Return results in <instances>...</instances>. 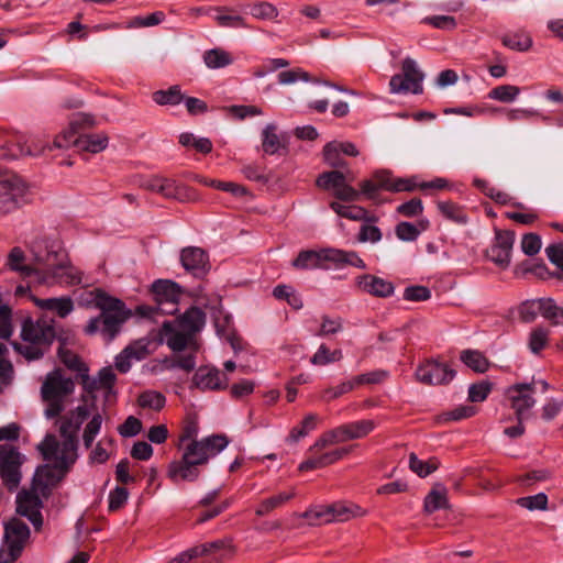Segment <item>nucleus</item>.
<instances>
[{
	"label": "nucleus",
	"mask_w": 563,
	"mask_h": 563,
	"mask_svg": "<svg viewBox=\"0 0 563 563\" xmlns=\"http://www.w3.org/2000/svg\"><path fill=\"white\" fill-rule=\"evenodd\" d=\"M33 261L24 264L25 255L21 247H13L7 258V266L24 277L37 276L46 285L76 286L82 283L84 273L75 267L62 243L56 240L41 239L31 245Z\"/></svg>",
	"instance_id": "1"
},
{
	"label": "nucleus",
	"mask_w": 563,
	"mask_h": 563,
	"mask_svg": "<svg viewBox=\"0 0 563 563\" xmlns=\"http://www.w3.org/2000/svg\"><path fill=\"white\" fill-rule=\"evenodd\" d=\"M376 428V422L372 419H363L340 424L333 429L324 431L316 442L309 448V457L299 464L300 472L323 468L329 466L351 453L352 446L338 448L332 451L322 452L323 449L344 443L352 440H358L367 437Z\"/></svg>",
	"instance_id": "2"
},
{
	"label": "nucleus",
	"mask_w": 563,
	"mask_h": 563,
	"mask_svg": "<svg viewBox=\"0 0 563 563\" xmlns=\"http://www.w3.org/2000/svg\"><path fill=\"white\" fill-rule=\"evenodd\" d=\"M89 296L91 297L90 302L101 313L88 321L85 327V333L93 335L100 331L107 339H114L122 323L130 317V311L126 310L125 303L121 299L110 296L101 288L91 290Z\"/></svg>",
	"instance_id": "3"
},
{
	"label": "nucleus",
	"mask_w": 563,
	"mask_h": 563,
	"mask_svg": "<svg viewBox=\"0 0 563 563\" xmlns=\"http://www.w3.org/2000/svg\"><path fill=\"white\" fill-rule=\"evenodd\" d=\"M54 320L46 317L33 320L26 318L22 322L21 339L24 343H13L14 350L29 361L43 357L55 339H58Z\"/></svg>",
	"instance_id": "4"
},
{
	"label": "nucleus",
	"mask_w": 563,
	"mask_h": 563,
	"mask_svg": "<svg viewBox=\"0 0 563 563\" xmlns=\"http://www.w3.org/2000/svg\"><path fill=\"white\" fill-rule=\"evenodd\" d=\"M75 384L71 378L65 377L60 369L49 372L41 387L43 401L47 404L45 416L48 419L58 417L64 410V400L73 394Z\"/></svg>",
	"instance_id": "5"
},
{
	"label": "nucleus",
	"mask_w": 563,
	"mask_h": 563,
	"mask_svg": "<svg viewBox=\"0 0 563 563\" xmlns=\"http://www.w3.org/2000/svg\"><path fill=\"white\" fill-rule=\"evenodd\" d=\"M78 121H71L70 129L58 134L54 140L57 148H67L74 145L77 150L92 154L103 151L108 146V136L103 133L77 134L75 126Z\"/></svg>",
	"instance_id": "6"
},
{
	"label": "nucleus",
	"mask_w": 563,
	"mask_h": 563,
	"mask_svg": "<svg viewBox=\"0 0 563 563\" xmlns=\"http://www.w3.org/2000/svg\"><path fill=\"white\" fill-rule=\"evenodd\" d=\"M229 440L223 434H213L201 440H192L184 445L181 459L195 462L196 466H202L208 461L220 453L227 445Z\"/></svg>",
	"instance_id": "7"
},
{
	"label": "nucleus",
	"mask_w": 563,
	"mask_h": 563,
	"mask_svg": "<svg viewBox=\"0 0 563 563\" xmlns=\"http://www.w3.org/2000/svg\"><path fill=\"white\" fill-rule=\"evenodd\" d=\"M78 439L63 438L59 444L55 435L47 434L38 445L46 461L55 460L62 470H69L77 460Z\"/></svg>",
	"instance_id": "8"
},
{
	"label": "nucleus",
	"mask_w": 563,
	"mask_h": 563,
	"mask_svg": "<svg viewBox=\"0 0 563 563\" xmlns=\"http://www.w3.org/2000/svg\"><path fill=\"white\" fill-rule=\"evenodd\" d=\"M537 383H516L508 386L505 389V400L509 407L514 410L517 420H526L530 417V410L536 405V393Z\"/></svg>",
	"instance_id": "9"
},
{
	"label": "nucleus",
	"mask_w": 563,
	"mask_h": 563,
	"mask_svg": "<svg viewBox=\"0 0 563 563\" xmlns=\"http://www.w3.org/2000/svg\"><path fill=\"white\" fill-rule=\"evenodd\" d=\"M27 194L26 184L16 175H9L0 180V218L18 210Z\"/></svg>",
	"instance_id": "10"
},
{
	"label": "nucleus",
	"mask_w": 563,
	"mask_h": 563,
	"mask_svg": "<svg viewBox=\"0 0 563 563\" xmlns=\"http://www.w3.org/2000/svg\"><path fill=\"white\" fill-rule=\"evenodd\" d=\"M424 74L418 68L417 63L406 57L401 63V74H396L390 78L389 89L391 93H422V80Z\"/></svg>",
	"instance_id": "11"
},
{
	"label": "nucleus",
	"mask_w": 563,
	"mask_h": 563,
	"mask_svg": "<svg viewBox=\"0 0 563 563\" xmlns=\"http://www.w3.org/2000/svg\"><path fill=\"white\" fill-rule=\"evenodd\" d=\"M44 151V145H37L34 142L29 144V140L23 134L0 131V158L14 159L24 155L36 156Z\"/></svg>",
	"instance_id": "12"
},
{
	"label": "nucleus",
	"mask_w": 563,
	"mask_h": 563,
	"mask_svg": "<svg viewBox=\"0 0 563 563\" xmlns=\"http://www.w3.org/2000/svg\"><path fill=\"white\" fill-rule=\"evenodd\" d=\"M21 464L22 456L15 448L8 444L0 445V476L10 487H16L20 483Z\"/></svg>",
	"instance_id": "13"
},
{
	"label": "nucleus",
	"mask_w": 563,
	"mask_h": 563,
	"mask_svg": "<svg viewBox=\"0 0 563 563\" xmlns=\"http://www.w3.org/2000/svg\"><path fill=\"white\" fill-rule=\"evenodd\" d=\"M514 242L515 232L496 229L494 242L486 251L487 258L501 268L508 267L510 264Z\"/></svg>",
	"instance_id": "14"
},
{
	"label": "nucleus",
	"mask_w": 563,
	"mask_h": 563,
	"mask_svg": "<svg viewBox=\"0 0 563 563\" xmlns=\"http://www.w3.org/2000/svg\"><path fill=\"white\" fill-rule=\"evenodd\" d=\"M455 376V371L445 363L427 361L416 369V378L424 385H443L450 383Z\"/></svg>",
	"instance_id": "15"
},
{
	"label": "nucleus",
	"mask_w": 563,
	"mask_h": 563,
	"mask_svg": "<svg viewBox=\"0 0 563 563\" xmlns=\"http://www.w3.org/2000/svg\"><path fill=\"white\" fill-rule=\"evenodd\" d=\"M30 537L27 525L19 518H12L4 526V542L12 560L20 556Z\"/></svg>",
	"instance_id": "16"
},
{
	"label": "nucleus",
	"mask_w": 563,
	"mask_h": 563,
	"mask_svg": "<svg viewBox=\"0 0 563 563\" xmlns=\"http://www.w3.org/2000/svg\"><path fill=\"white\" fill-rule=\"evenodd\" d=\"M37 490L38 489L33 487V490H22L16 496V512L26 517L36 530L41 529L43 525V518L40 511L42 500Z\"/></svg>",
	"instance_id": "17"
},
{
	"label": "nucleus",
	"mask_w": 563,
	"mask_h": 563,
	"mask_svg": "<svg viewBox=\"0 0 563 563\" xmlns=\"http://www.w3.org/2000/svg\"><path fill=\"white\" fill-rule=\"evenodd\" d=\"M180 262L183 267L197 278H203L210 271L208 253L197 246L184 247L180 252Z\"/></svg>",
	"instance_id": "18"
},
{
	"label": "nucleus",
	"mask_w": 563,
	"mask_h": 563,
	"mask_svg": "<svg viewBox=\"0 0 563 563\" xmlns=\"http://www.w3.org/2000/svg\"><path fill=\"white\" fill-rule=\"evenodd\" d=\"M229 378L219 368L214 366H200L192 377V385L205 390H221L225 389Z\"/></svg>",
	"instance_id": "19"
},
{
	"label": "nucleus",
	"mask_w": 563,
	"mask_h": 563,
	"mask_svg": "<svg viewBox=\"0 0 563 563\" xmlns=\"http://www.w3.org/2000/svg\"><path fill=\"white\" fill-rule=\"evenodd\" d=\"M68 470H62L56 461L54 465H42L36 470L33 486L42 496L47 497L51 489L64 478Z\"/></svg>",
	"instance_id": "20"
},
{
	"label": "nucleus",
	"mask_w": 563,
	"mask_h": 563,
	"mask_svg": "<svg viewBox=\"0 0 563 563\" xmlns=\"http://www.w3.org/2000/svg\"><path fill=\"white\" fill-rule=\"evenodd\" d=\"M332 247L321 249L319 251H300L291 265L296 269H329L331 263Z\"/></svg>",
	"instance_id": "21"
},
{
	"label": "nucleus",
	"mask_w": 563,
	"mask_h": 563,
	"mask_svg": "<svg viewBox=\"0 0 563 563\" xmlns=\"http://www.w3.org/2000/svg\"><path fill=\"white\" fill-rule=\"evenodd\" d=\"M355 287L374 297L387 298L394 294L393 283L371 274H364L355 278Z\"/></svg>",
	"instance_id": "22"
},
{
	"label": "nucleus",
	"mask_w": 563,
	"mask_h": 563,
	"mask_svg": "<svg viewBox=\"0 0 563 563\" xmlns=\"http://www.w3.org/2000/svg\"><path fill=\"white\" fill-rule=\"evenodd\" d=\"M141 187L145 190L156 192L164 198H179L181 188L176 180L161 175H154L141 183Z\"/></svg>",
	"instance_id": "23"
},
{
	"label": "nucleus",
	"mask_w": 563,
	"mask_h": 563,
	"mask_svg": "<svg viewBox=\"0 0 563 563\" xmlns=\"http://www.w3.org/2000/svg\"><path fill=\"white\" fill-rule=\"evenodd\" d=\"M200 476V470L195 465V462H189L184 459L173 461L168 466V477L174 483L179 482H196Z\"/></svg>",
	"instance_id": "24"
},
{
	"label": "nucleus",
	"mask_w": 563,
	"mask_h": 563,
	"mask_svg": "<svg viewBox=\"0 0 563 563\" xmlns=\"http://www.w3.org/2000/svg\"><path fill=\"white\" fill-rule=\"evenodd\" d=\"M162 332L166 344L175 352L185 350L186 346L194 340V336L172 322H164Z\"/></svg>",
	"instance_id": "25"
},
{
	"label": "nucleus",
	"mask_w": 563,
	"mask_h": 563,
	"mask_svg": "<svg viewBox=\"0 0 563 563\" xmlns=\"http://www.w3.org/2000/svg\"><path fill=\"white\" fill-rule=\"evenodd\" d=\"M151 291L155 303L179 300L181 290L178 284L168 279H157L152 284Z\"/></svg>",
	"instance_id": "26"
},
{
	"label": "nucleus",
	"mask_w": 563,
	"mask_h": 563,
	"mask_svg": "<svg viewBox=\"0 0 563 563\" xmlns=\"http://www.w3.org/2000/svg\"><path fill=\"white\" fill-rule=\"evenodd\" d=\"M205 322L206 313L198 307H190L177 319L175 324L195 338L196 333L203 328Z\"/></svg>",
	"instance_id": "27"
},
{
	"label": "nucleus",
	"mask_w": 563,
	"mask_h": 563,
	"mask_svg": "<svg viewBox=\"0 0 563 563\" xmlns=\"http://www.w3.org/2000/svg\"><path fill=\"white\" fill-rule=\"evenodd\" d=\"M295 490L280 492L276 495L269 496L263 499L257 507L255 508V515L258 517H264L269 515L272 511L283 507L289 500L295 497Z\"/></svg>",
	"instance_id": "28"
},
{
	"label": "nucleus",
	"mask_w": 563,
	"mask_h": 563,
	"mask_svg": "<svg viewBox=\"0 0 563 563\" xmlns=\"http://www.w3.org/2000/svg\"><path fill=\"white\" fill-rule=\"evenodd\" d=\"M57 340L59 343L57 354L60 362L71 371H76L78 373L88 372V367L80 357L67 347V338L59 335Z\"/></svg>",
	"instance_id": "29"
},
{
	"label": "nucleus",
	"mask_w": 563,
	"mask_h": 563,
	"mask_svg": "<svg viewBox=\"0 0 563 563\" xmlns=\"http://www.w3.org/2000/svg\"><path fill=\"white\" fill-rule=\"evenodd\" d=\"M331 522H344L355 517H362L365 511L357 505L352 503H333L330 505Z\"/></svg>",
	"instance_id": "30"
},
{
	"label": "nucleus",
	"mask_w": 563,
	"mask_h": 563,
	"mask_svg": "<svg viewBox=\"0 0 563 563\" xmlns=\"http://www.w3.org/2000/svg\"><path fill=\"white\" fill-rule=\"evenodd\" d=\"M36 305L42 309L56 312L60 318L67 317L74 310V302L69 297L38 299Z\"/></svg>",
	"instance_id": "31"
},
{
	"label": "nucleus",
	"mask_w": 563,
	"mask_h": 563,
	"mask_svg": "<svg viewBox=\"0 0 563 563\" xmlns=\"http://www.w3.org/2000/svg\"><path fill=\"white\" fill-rule=\"evenodd\" d=\"M202 57L210 69L223 68L233 63L232 54L220 47L206 51Z\"/></svg>",
	"instance_id": "32"
},
{
	"label": "nucleus",
	"mask_w": 563,
	"mask_h": 563,
	"mask_svg": "<svg viewBox=\"0 0 563 563\" xmlns=\"http://www.w3.org/2000/svg\"><path fill=\"white\" fill-rule=\"evenodd\" d=\"M331 253V264H333L335 267H342L344 265H350L362 269L366 267L364 261L354 251H344L332 247Z\"/></svg>",
	"instance_id": "33"
},
{
	"label": "nucleus",
	"mask_w": 563,
	"mask_h": 563,
	"mask_svg": "<svg viewBox=\"0 0 563 563\" xmlns=\"http://www.w3.org/2000/svg\"><path fill=\"white\" fill-rule=\"evenodd\" d=\"M461 361L476 373H485L489 368V361L479 351L464 350L461 352Z\"/></svg>",
	"instance_id": "34"
},
{
	"label": "nucleus",
	"mask_w": 563,
	"mask_h": 563,
	"mask_svg": "<svg viewBox=\"0 0 563 563\" xmlns=\"http://www.w3.org/2000/svg\"><path fill=\"white\" fill-rule=\"evenodd\" d=\"M438 209L441 214L457 224H465L468 221L465 209L453 201H439Z\"/></svg>",
	"instance_id": "35"
},
{
	"label": "nucleus",
	"mask_w": 563,
	"mask_h": 563,
	"mask_svg": "<svg viewBox=\"0 0 563 563\" xmlns=\"http://www.w3.org/2000/svg\"><path fill=\"white\" fill-rule=\"evenodd\" d=\"M180 87L175 85L166 90H157L152 95L153 101L159 106H176L184 100Z\"/></svg>",
	"instance_id": "36"
},
{
	"label": "nucleus",
	"mask_w": 563,
	"mask_h": 563,
	"mask_svg": "<svg viewBox=\"0 0 563 563\" xmlns=\"http://www.w3.org/2000/svg\"><path fill=\"white\" fill-rule=\"evenodd\" d=\"M440 462L437 457H431L428 461L419 460L415 453L409 454V467L420 477H427L438 470Z\"/></svg>",
	"instance_id": "37"
},
{
	"label": "nucleus",
	"mask_w": 563,
	"mask_h": 563,
	"mask_svg": "<svg viewBox=\"0 0 563 563\" xmlns=\"http://www.w3.org/2000/svg\"><path fill=\"white\" fill-rule=\"evenodd\" d=\"M330 208L340 217L354 221L369 220L367 210L358 206H344L336 201L330 202Z\"/></svg>",
	"instance_id": "38"
},
{
	"label": "nucleus",
	"mask_w": 563,
	"mask_h": 563,
	"mask_svg": "<svg viewBox=\"0 0 563 563\" xmlns=\"http://www.w3.org/2000/svg\"><path fill=\"white\" fill-rule=\"evenodd\" d=\"M310 526L331 522L330 505H319L307 509L302 515Z\"/></svg>",
	"instance_id": "39"
},
{
	"label": "nucleus",
	"mask_w": 563,
	"mask_h": 563,
	"mask_svg": "<svg viewBox=\"0 0 563 563\" xmlns=\"http://www.w3.org/2000/svg\"><path fill=\"white\" fill-rule=\"evenodd\" d=\"M178 301L179 300L155 303V306L141 305L136 308V312L147 318L154 317L155 313L174 314L178 310Z\"/></svg>",
	"instance_id": "40"
},
{
	"label": "nucleus",
	"mask_w": 563,
	"mask_h": 563,
	"mask_svg": "<svg viewBox=\"0 0 563 563\" xmlns=\"http://www.w3.org/2000/svg\"><path fill=\"white\" fill-rule=\"evenodd\" d=\"M449 507L445 489H432L424 498V511L432 514L439 509H445Z\"/></svg>",
	"instance_id": "41"
},
{
	"label": "nucleus",
	"mask_w": 563,
	"mask_h": 563,
	"mask_svg": "<svg viewBox=\"0 0 563 563\" xmlns=\"http://www.w3.org/2000/svg\"><path fill=\"white\" fill-rule=\"evenodd\" d=\"M343 357L341 350L330 351L325 344H321L311 356L310 363L316 366H323L340 361Z\"/></svg>",
	"instance_id": "42"
},
{
	"label": "nucleus",
	"mask_w": 563,
	"mask_h": 563,
	"mask_svg": "<svg viewBox=\"0 0 563 563\" xmlns=\"http://www.w3.org/2000/svg\"><path fill=\"white\" fill-rule=\"evenodd\" d=\"M318 422V416L314 413L307 415L303 420L298 424L295 426L289 435L288 440L291 442H297L301 438L306 437L310 431L314 430L317 428Z\"/></svg>",
	"instance_id": "43"
},
{
	"label": "nucleus",
	"mask_w": 563,
	"mask_h": 563,
	"mask_svg": "<svg viewBox=\"0 0 563 563\" xmlns=\"http://www.w3.org/2000/svg\"><path fill=\"white\" fill-rule=\"evenodd\" d=\"M501 42L506 47L518 52H526L532 46V38L526 33L506 34Z\"/></svg>",
	"instance_id": "44"
},
{
	"label": "nucleus",
	"mask_w": 563,
	"mask_h": 563,
	"mask_svg": "<svg viewBox=\"0 0 563 563\" xmlns=\"http://www.w3.org/2000/svg\"><path fill=\"white\" fill-rule=\"evenodd\" d=\"M345 181V176L340 170L324 172L316 180V185L324 190L333 189L334 191L340 188Z\"/></svg>",
	"instance_id": "45"
},
{
	"label": "nucleus",
	"mask_w": 563,
	"mask_h": 563,
	"mask_svg": "<svg viewBox=\"0 0 563 563\" xmlns=\"http://www.w3.org/2000/svg\"><path fill=\"white\" fill-rule=\"evenodd\" d=\"M262 136L263 151L268 155L278 153L279 148L282 147V143L279 136L276 133V126L274 124L266 125L262 132Z\"/></svg>",
	"instance_id": "46"
},
{
	"label": "nucleus",
	"mask_w": 563,
	"mask_h": 563,
	"mask_svg": "<svg viewBox=\"0 0 563 563\" xmlns=\"http://www.w3.org/2000/svg\"><path fill=\"white\" fill-rule=\"evenodd\" d=\"M541 316L553 325L563 324V321L559 320L563 319V307H558L552 298H541Z\"/></svg>",
	"instance_id": "47"
},
{
	"label": "nucleus",
	"mask_w": 563,
	"mask_h": 563,
	"mask_svg": "<svg viewBox=\"0 0 563 563\" xmlns=\"http://www.w3.org/2000/svg\"><path fill=\"white\" fill-rule=\"evenodd\" d=\"M520 93V88L514 85H500L488 92V98L500 102H512Z\"/></svg>",
	"instance_id": "48"
},
{
	"label": "nucleus",
	"mask_w": 563,
	"mask_h": 563,
	"mask_svg": "<svg viewBox=\"0 0 563 563\" xmlns=\"http://www.w3.org/2000/svg\"><path fill=\"white\" fill-rule=\"evenodd\" d=\"M166 402L165 396L155 390H146L143 391L137 399V404L142 408H150L156 411H159L164 408Z\"/></svg>",
	"instance_id": "49"
},
{
	"label": "nucleus",
	"mask_w": 563,
	"mask_h": 563,
	"mask_svg": "<svg viewBox=\"0 0 563 563\" xmlns=\"http://www.w3.org/2000/svg\"><path fill=\"white\" fill-rule=\"evenodd\" d=\"M474 186L499 205H507L511 199L507 192L497 189L485 179H474Z\"/></svg>",
	"instance_id": "50"
},
{
	"label": "nucleus",
	"mask_w": 563,
	"mask_h": 563,
	"mask_svg": "<svg viewBox=\"0 0 563 563\" xmlns=\"http://www.w3.org/2000/svg\"><path fill=\"white\" fill-rule=\"evenodd\" d=\"M516 504L528 510H547L548 509V496L544 493H539L533 496L520 497L516 500Z\"/></svg>",
	"instance_id": "51"
},
{
	"label": "nucleus",
	"mask_w": 563,
	"mask_h": 563,
	"mask_svg": "<svg viewBox=\"0 0 563 563\" xmlns=\"http://www.w3.org/2000/svg\"><path fill=\"white\" fill-rule=\"evenodd\" d=\"M550 331L542 327L533 329L529 335V349L532 353L539 354L547 345Z\"/></svg>",
	"instance_id": "52"
},
{
	"label": "nucleus",
	"mask_w": 563,
	"mask_h": 563,
	"mask_svg": "<svg viewBox=\"0 0 563 563\" xmlns=\"http://www.w3.org/2000/svg\"><path fill=\"white\" fill-rule=\"evenodd\" d=\"M518 312L521 321L527 323L534 321L538 314H541V298L522 302Z\"/></svg>",
	"instance_id": "53"
},
{
	"label": "nucleus",
	"mask_w": 563,
	"mask_h": 563,
	"mask_svg": "<svg viewBox=\"0 0 563 563\" xmlns=\"http://www.w3.org/2000/svg\"><path fill=\"white\" fill-rule=\"evenodd\" d=\"M250 13L255 19L273 20L277 18L278 10L274 4L266 1H262L251 5Z\"/></svg>",
	"instance_id": "54"
},
{
	"label": "nucleus",
	"mask_w": 563,
	"mask_h": 563,
	"mask_svg": "<svg viewBox=\"0 0 563 563\" xmlns=\"http://www.w3.org/2000/svg\"><path fill=\"white\" fill-rule=\"evenodd\" d=\"M342 153L338 150L336 141L329 142L323 147L324 162L331 167H345L346 162L342 158Z\"/></svg>",
	"instance_id": "55"
},
{
	"label": "nucleus",
	"mask_w": 563,
	"mask_h": 563,
	"mask_svg": "<svg viewBox=\"0 0 563 563\" xmlns=\"http://www.w3.org/2000/svg\"><path fill=\"white\" fill-rule=\"evenodd\" d=\"M493 389V384L488 380H481L468 387V400L472 402L484 401Z\"/></svg>",
	"instance_id": "56"
},
{
	"label": "nucleus",
	"mask_w": 563,
	"mask_h": 563,
	"mask_svg": "<svg viewBox=\"0 0 563 563\" xmlns=\"http://www.w3.org/2000/svg\"><path fill=\"white\" fill-rule=\"evenodd\" d=\"M289 62L285 58H269L266 59L262 65L257 66L253 70V75L257 78H262L269 73H274L279 68L289 66Z\"/></svg>",
	"instance_id": "57"
},
{
	"label": "nucleus",
	"mask_w": 563,
	"mask_h": 563,
	"mask_svg": "<svg viewBox=\"0 0 563 563\" xmlns=\"http://www.w3.org/2000/svg\"><path fill=\"white\" fill-rule=\"evenodd\" d=\"M343 329V321L342 318H330L329 316L324 314L321 318V327L317 333L319 336H327L331 334H335L340 332Z\"/></svg>",
	"instance_id": "58"
},
{
	"label": "nucleus",
	"mask_w": 563,
	"mask_h": 563,
	"mask_svg": "<svg viewBox=\"0 0 563 563\" xmlns=\"http://www.w3.org/2000/svg\"><path fill=\"white\" fill-rule=\"evenodd\" d=\"M13 333L12 311L7 305L0 307V339L8 340Z\"/></svg>",
	"instance_id": "59"
},
{
	"label": "nucleus",
	"mask_w": 563,
	"mask_h": 563,
	"mask_svg": "<svg viewBox=\"0 0 563 563\" xmlns=\"http://www.w3.org/2000/svg\"><path fill=\"white\" fill-rule=\"evenodd\" d=\"M423 23L432 25L435 29L453 31L456 29L457 23L454 16L451 15H432L423 19Z\"/></svg>",
	"instance_id": "60"
},
{
	"label": "nucleus",
	"mask_w": 563,
	"mask_h": 563,
	"mask_svg": "<svg viewBox=\"0 0 563 563\" xmlns=\"http://www.w3.org/2000/svg\"><path fill=\"white\" fill-rule=\"evenodd\" d=\"M129 493L122 486L115 487L109 494V511L114 512L120 510L128 501Z\"/></svg>",
	"instance_id": "61"
},
{
	"label": "nucleus",
	"mask_w": 563,
	"mask_h": 563,
	"mask_svg": "<svg viewBox=\"0 0 563 563\" xmlns=\"http://www.w3.org/2000/svg\"><path fill=\"white\" fill-rule=\"evenodd\" d=\"M396 236L406 242H411L418 239L420 230L410 222H400L395 229Z\"/></svg>",
	"instance_id": "62"
},
{
	"label": "nucleus",
	"mask_w": 563,
	"mask_h": 563,
	"mask_svg": "<svg viewBox=\"0 0 563 563\" xmlns=\"http://www.w3.org/2000/svg\"><path fill=\"white\" fill-rule=\"evenodd\" d=\"M142 430V422L134 416H129L125 421L119 426L118 432L123 438H132Z\"/></svg>",
	"instance_id": "63"
},
{
	"label": "nucleus",
	"mask_w": 563,
	"mask_h": 563,
	"mask_svg": "<svg viewBox=\"0 0 563 563\" xmlns=\"http://www.w3.org/2000/svg\"><path fill=\"white\" fill-rule=\"evenodd\" d=\"M122 351L125 352L129 357L134 361H143L150 354L148 344L142 340L129 344Z\"/></svg>",
	"instance_id": "64"
}]
</instances>
